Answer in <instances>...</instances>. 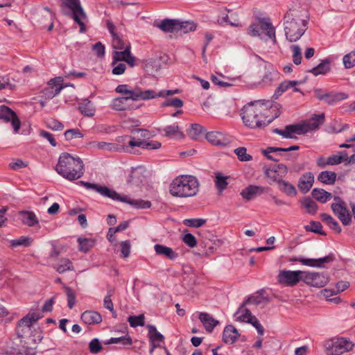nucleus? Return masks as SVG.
Masks as SVG:
<instances>
[{
    "mask_svg": "<svg viewBox=\"0 0 355 355\" xmlns=\"http://www.w3.org/2000/svg\"><path fill=\"white\" fill-rule=\"evenodd\" d=\"M320 217L322 221L326 223L329 228L334 230L336 233L339 234L341 232V227H340L338 223L330 215L327 214H322Z\"/></svg>",
    "mask_w": 355,
    "mask_h": 355,
    "instance_id": "obj_42",
    "label": "nucleus"
},
{
    "mask_svg": "<svg viewBox=\"0 0 355 355\" xmlns=\"http://www.w3.org/2000/svg\"><path fill=\"white\" fill-rule=\"evenodd\" d=\"M327 355H341L352 349L354 344L343 338L329 340L324 345Z\"/></svg>",
    "mask_w": 355,
    "mask_h": 355,
    "instance_id": "obj_7",
    "label": "nucleus"
},
{
    "mask_svg": "<svg viewBox=\"0 0 355 355\" xmlns=\"http://www.w3.org/2000/svg\"><path fill=\"white\" fill-rule=\"evenodd\" d=\"M168 106L180 108L183 106V101L179 98H175L171 99H167L162 104V107Z\"/></svg>",
    "mask_w": 355,
    "mask_h": 355,
    "instance_id": "obj_59",
    "label": "nucleus"
},
{
    "mask_svg": "<svg viewBox=\"0 0 355 355\" xmlns=\"http://www.w3.org/2000/svg\"><path fill=\"white\" fill-rule=\"evenodd\" d=\"M158 95L159 93H156L153 89H147L142 91L140 88L137 87L135 88V93H133V96H130V98H132V101H146L159 97Z\"/></svg>",
    "mask_w": 355,
    "mask_h": 355,
    "instance_id": "obj_21",
    "label": "nucleus"
},
{
    "mask_svg": "<svg viewBox=\"0 0 355 355\" xmlns=\"http://www.w3.org/2000/svg\"><path fill=\"white\" fill-rule=\"evenodd\" d=\"M336 173L332 171H322L318 176V180L326 184H334L336 180Z\"/></svg>",
    "mask_w": 355,
    "mask_h": 355,
    "instance_id": "obj_37",
    "label": "nucleus"
},
{
    "mask_svg": "<svg viewBox=\"0 0 355 355\" xmlns=\"http://www.w3.org/2000/svg\"><path fill=\"white\" fill-rule=\"evenodd\" d=\"M268 299L263 296L258 295V296H250L247 300H245L239 306L237 311L235 313V315H237L241 310L247 304L250 303H254L256 305L260 304L264 302H268Z\"/></svg>",
    "mask_w": 355,
    "mask_h": 355,
    "instance_id": "obj_39",
    "label": "nucleus"
},
{
    "mask_svg": "<svg viewBox=\"0 0 355 355\" xmlns=\"http://www.w3.org/2000/svg\"><path fill=\"white\" fill-rule=\"evenodd\" d=\"M313 93L317 99L324 101L329 105H333L349 97L347 94L343 92H327L320 88H315Z\"/></svg>",
    "mask_w": 355,
    "mask_h": 355,
    "instance_id": "obj_8",
    "label": "nucleus"
},
{
    "mask_svg": "<svg viewBox=\"0 0 355 355\" xmlns=\"http://www.w3.org/2000/svg\"><path fill=\"white\" fill-rule=\"evenodd\" d=\"M331 70L330 61L328 59L322 60L318 65L312 68L309 72L314 76L324 75Z\"/></svg>",
    "mask_w": 355,
    "mask_h": 355,
    "instance_id": "obj_30",
    "label": "nucleus"
},
{
    "mask_svg": "<svg viewBox=\"0 0 355 355\" xmlns=\"http://www.w3.org/2000/svg\"><path fill=\"white\" fill-rule=\"evenodd\" d=\"M19 216L22 223L28 227H34L39 223V220L33 211H21Z\"/></svg>",
    "mask_w": 355,
    "mask_h": 355,
    "instance_id": "obj_27",
    "label": "nucleus"
},
{
    "mask_svg": "<svg viewBox=\"0 0 355 355\" xmlns=\"http://www.w3.org/2000/svg\"><path fill=\"white\" fill-rule=\"evenodd\" d=\"M64 137L67 140L70 141L73 139L83 138V134L78 128H73L65 131Z\"/></svg>",
    "mask_w": 355,
    "mask_h": 355,
    "instance_id": "obj_57",
    "label": "nucleus"
},
{
    "mask_svg": "<svg viewBox=\"0 0 355 355\" xmlns=\"http://www.w3.org/2000/svg\"><path fill=\"white\" fill-rule=\"evenodd\" d=\"M267 190H268V188L250 184L243 189L240 194L243 199L250 201L256 196L261 195Z\"/></svg>",
    "mask_w": 355,
    "mask_h": 355,
    "instance_id": "obj_18",
    "label": "nucleus"
},
{
    "mask_svg": "<svg viewBox=\"0 0 355 355\" xmlns=\"http://www.w3.org/2000/svg\"><path fill=\"white\" fill-rule=\"evenodd\" d=\"M302 270H280L277 279V282L285 286H294L302 281Z\"/></svg>",
    "mask_w": 355,
    "mask_h": 355,
    "instance_id": "obj_9",
    "label": "nucleus"
},
{
    "mask_svg": "<svg viewBox=\"0 0 355 355\" xmlns=\"http://www.w3.org/2000/svg\"><path fill=\"white\" fill-rule=\"evenodd\" d=\"M215 184L219 192L221 193L227 186V177H225L220 173L216 174Z\"/></svg>",
    "mask_w": 355,
    "mask_h": 355,
    "instance_id": "obj_52",
    "label": "nucleus"
},
{
    "mask_svg": "<svg viewBox=\"0 0 355 355\" xmlns=\"http://www.w3.org/2000/svg\"><path fill=\"white\" fill-rule=\"evenodd\" d=\"M112 72L114 75H121L123 74L125 69L126 65L123 62H117V64H114V61L112 62Z\"/></svg>",
    "mask_w": 355,
    "mask_h": 355,
    "instance_id": "obj_62",
    "label": "nucleus"
},
{
    "mask_svg": "<svg viewBox=\"0 0 355 355\" xmlns=\"http://www.w3.org/2000/svg\"><path fill=\"white\" fill-rule=\"evenodd\" d=\"M240 336L238 330L232 324L227 325L223 332V341L226 344H233Z\"/></svg>",
    "mask_w": 355,
    "mask_h": 355,
    "instance_id": "obj_22",
    "label": "nucleus"
},
{
    "mask_svg": "<svg viewBox=\"0 0 355 355\" xmlns=\"http://www.w3.org/2000/svg\"><path fill=\"white\" fill-rule=\"evenodd\" d=\"M79 111L85 116H93L95 113V109L92 102L85 99L78 105Z\"/></svg>",
    "mask_w": 355,
    "mask_h": 355,
    "instance_id": "obj_34",
    "label": "nucleus"
},
{
    "mask_svg": "<svg viewBox=\"0 0 355 355\" xmlns=\"http://www.w3.org/2000/svg\"><path fill=\"white\" fill-rule=\"evenodd\" d=\"M218 21L223 24H229L232 26H237L239 24L237 15L235 13H232L230 15H225L218 19Z\"/></svg>",
    "mask_w": 355,
    "mask_h": 355,
    "instance_id": "obj_48",
    "label": "nucleus"
},
{
    "mask_svg": "<svg viewBox=\"0 0 355 355\" xmlns=\"http://www.w3.org/2000/svg\"><path fill=\"white\" fill-rule=\"evenodd\" d=\"M279 189L289 196H295L297 194L295 187L287 181L281 180L277 182Z\"/></svg>",
    "mask_w": 355,
    "mask_h": 355,
    "instance_id": "obj_40",
    "label": "nucleus"
},
{
    "mask_svg": "<svg viewBox=\"0 0 355 355\" xmlns=\"http://www.w3.org/2000/svg\"><path fill=\"white\" fill-rule=\"evenodd\" d=\"M291 49L293 51V62L296 65H298L302 62V51L298 45H291Z\"/></svg>",
    "mask_w": 355,
    "mask_h": 355,
    "instance_id": "obj_54",
    "label": "nucleus"
},
{
    "mask_svg": "<svg viewBox=\"0 0 355 355\" xmlns=\"http://www.w3.org/2000/svg\"><path fill=\"white\" fill-rule=\"evenodd\" d=\"M263 173L265 177L268 178V182L270 184L273 182H279L281 180H283L281 176H279L277 169L275 167L270 168L266 166H263Z\"/></svg>",
    "mask_w": 355,
    "mask_h": 355,
    "instance_id": "obj_31",
    "label": "nucleus"
},
{
    "mask_svg": "<svg viewBox=\"0 0 355 355\" xmlns=\"http://www.w3.org/2000/svg\"><path fill=\"white\" fill-rule=\"evenodd\" d=\"M79 250L83 252H87L95 244V240L92 239H86L79 237L78 239Z\"/></svg>",
    "mask_w": 355,
    "mask_h": 355,
    "instance_id": "obj_44",
    "label": "nucleus"
},
{
    "mask_svg": "<svg viewBox=\"0 0 355 355\" xmlns=\"http://www.w3.org/2000/svg\"><path fill=\"white\" fill-rule=\"evenodd\" d=\"M33 20L43 28H47L49 31L53 28V14L47 7L37 11L33 17Z\"/></svg>",
    "mask_w": 355,
    "mask_h": 355,
    "instance_id": "obj_10",
    "label": "nucleus"
},
{
    "mask_svg": "<svg viewBox=\"0 0 355 355\" xmlns=\"http://www.w3.org/2000/svg\"><path fill=\"white\" fill-rule=\"evenodd\" d=\"M234 152L241 162H248L252 159V157L247 153V149L245 147L237 148Z\"/></svg>",
    "mask_w": 355,
    "mask_h": 355,
    "instance_id": "obj_51",
    "label": "nucleus"
},
{
    "mask_svg": "<svg viewBox=\"0 0 355 355\" xmlns=\"http://www.w3.org/2000/svg\"><path fill=\"white\" fill-rule=\"evenodd\" d=\"M0 119L5 121H10L15 134L18 133L21 126V121L17 114L6 105H0Z\"/></svg>",
    "mask_w": 355,
    "mask_h": 355,
    "instance_id": "obj_14",
    "label": "nucleus"
},
{
    "mask_svg": "<svg viewBox=\"0 0 355 355\" xmlns=\"http://www.w3.org/2000/svg\"><path fill=\"white\" fill-rule=\"evenodd\" d=\"M199 187L200 182L196 177L181 175L173 180L169 186V192L174 197L186 198L196 196Z\"/></svg>",
    "mask_w": 355,
    "mask_h": 355,
    "instance_id": "obj_4",
    "label": "nucleus"
},
{
    "mask_svg": "<svg viewBox=\"0 0 355 355\" xmlns=\"http://www.w3.org/2000/svg\"><path fill=\"white\" fill-rule=\"evenodd\" d=\"M91 148L100 150H106L109 152H120L123 151V147L126 146H120L114 143H108L105 141H92L89 143Z\"/></svg>",
    "mask_w": 355,
    "mask_h": 355,
    "instance_id": "obj_19",
    "label": "nucleus"
},
{
    "mask_svg": "<svg viewBox=\"0 0 355 355\" xmlns=\"http://www.w3.org/2000/svg\"><path fill=\"white\" fill-rule=\"evenodd\" d=\"M130 100H132V98H130V96H127L125 97L115 98L112 101L110 107L112 110L116 111L130 110L131 107L128 104V101Z\"/></svg>",
    "mask_w": 355,
    "mask_h": 355,
    "instance_id": "obj_24",
    "label": "nucleus"
},
{
    "mask_svg": "<svg viewBox=\"0 0 355 355\" xmlns=\"http://www.w3.org/2000/svg\"><path fill=\"white\" fill-rule=\"evenodd\" d=\"M178 31H181L184 33L194 31L196 29V24L193 21H180L178 19Z\"/></svg>",
    "mask_w": 355,
    "mask_h": 355,
    "instance_id": "obj_45",
    "label": "nucleus"
},
{
    "mask_svg": "<svg viewBox=\"0 0 355 355\" xmlns=\"http://www.w3.org/2000/svg\"><path fill=\"white\" fill-rule=\"evenodd\" d=\"M343 64L347 69H350L355 65V55L349 53L343 57Z\"/></svg>",
    "mask_w": 355,
    "mask_h": 355,
    "instance_id": "obj_64",
    "label": "nucleus"
},
{
    "mask_svg": "<svg viewBox=\"0 0 355 355\" xmlns=\"http://www.w3.org/2000/svg\"><path fill=\"white\" fill-rule=\"evenodd\" d=\"M54 268L59 273H63L67 270H73L72 263L69 259H61L60 263Z\"/></svg>",
    "mask_w": 355,
    "mask_h": 355,
    "instance_id": "obj_50",
    "label": "nucleus"
},
{
    "mask_svg": "<svg viewBox=\"0 0 355 355\" xmlns=\"http://www.w3.org/2000/svg\"><path fill=\"white\" fill-rule=\"evenodd\" d=\"M272 132L278 134L282 136L284 138L293 139L295 137L293 134L302 135L303 133V129L301 124H291L288 125L285 127L284 130H280L279 128H274Z\"/></svg>",
    "mask_w": 355,
    "mask_h": 355,
    "instance_id": "obj_17",
    "label": "nucleus"
},
{
    "mask_svg": "<svg viewBox=\"0 0 355 355\" xmlns=\"http://www.w3.org/2000/svg\"><path fill=\"white\" fill-rule=\"evenodd\" d=\"M300 82L297 80H286L282 82L279 87L277 88L275 95L277 96H281L284 92L287 91L288 89L293 87L294 92H300V89L295 87L296 85H299Z\"/></svg>",
    "mask_w": 355,
    "mask_h": 355,
    "instance_id": "obj_29",
    "label": "nucleus"
},
{
    "mask_svg": "<svg viewBox=\"0 0 355 355\" xmlns=\"http://www.w3.org/2000/svg\"><path fill=\"white\" fill-rule=\"evenodd\" d=\"M58 174L70 181L81 178L85 172L83 161L79 157H74L68 153L60 155L58 163L55 166Z\"/></svg>",
    "mask_w": 355,
    "mask_h": 355,
    "instance_id": "obj_3",
    "label": "nucleus"
},
{
    "mask_svg": "<svg viewBox=\"0 0 355 355\" xmlns=\"http://www.w3.org/2000/svg\"><path fill=\"white\" fill-rule=\"evenodd\" d=\"M324 119L325 115L324 113L320 114H313L309 120L301 124L303 129V133L304 134L312 130H318L319 127L324 123Z\"/></svg>",
    "mask_w": 355,
    "mask_h": 355,
    "instance_id": "obj_16",
    "label": "nucleus"
},
{
    "mask_svg": "<svg viewBox=\"0 0 355 355\" xmlns=\"http://www.w3.org/2000/svg\"><path fill=\"white\" fill-rule=\"evenodd\" d=\"M199 320L203 324L207 331L211 333L219 322L215 320L211 315L207 313H200L199 314Z\"/></svg>",
    "mask_w": 355,
    "mask_h": 355,
    "instance_id": "obj_25",
    "label": "nucleus"
},
{
    "mask_svg": "<svg viewBox=\"0 0 355 355\" xmlns=\"http://www.w3.org/2000/svg\"><path fill=\"white\" fill-rule=\"evenodd\" d=\"M89 349L92 354H98L102 349V345L98 338L92 339L89 344Z\"/></svg>",
    "mask_w": 355,
    "mask_h": 355,
    "instance_id": "obj_60",
    "label": "nucleus"
},
{
    "mask_svg": "<svg viewBox=\"0 0 355 355\" xmlns=\"http://www.w3.org/2000/svg\"><path fill=\"white\" fill-rule=\"evenodd\" d=\"M63 89V86L60 84H53L42 91L43 96L47 99H52L58 95Z\"/></svg>",
    "mask_w": 355,
    "mask_h": 355,
    "instance_id": "obj_41",
    "label": "nucleus"
},
{
    "mask_svg": "<svg viewBox=\"0 0 355 355\" xmlns=\"http://www.w3.org/2000/svg\"><path fill=\"white\" fill-rule=\"evenodd\" d=\"M61 7L69 9L71 12L70 13L72 19L80 26V32L84 33L86 31L85 24L83 21L87 19V14L84 11L80 0H60Z\"/></svg>",
    "mask_w": 355,
    "mask_h": 355,
    "instance_id": "obj_6",
    "label": "nucleus"
},
{
    "mask_svg": "<svg viewBox=\"0 0 355 355\" xmlns=\"http://www.w3.org/2000/svg\"><path fill=\"white\" fill-rule=\"evenodd\" d=\"M106 345L110 344H120L123 346H130L132 343V340L131 337L126 334L125 336L117 337V338H111L107 340L105 343Z\"/></svg>",
    "mask_w": 355,
    "mask_h": 355,
    "instance_id": "obj_43",
    "label": "nucleus"
},
{
    "mask_svg": "<svg viewBox=\"0 0 355 355\" xmlns=\"http://www.w3.org/2000/svg\"><path fill=\"white\" fill-rule=\"evenodd\" d=\"M144 315H131L128 318V321L130 323V325L132 327H136L138 326H144Z\"/></svg>",
    "mask_w": 355,
    "mask_h": 355,
    "instance_id": "obj_55",
    "label": "nucleus"
},
{
    "mask_svg": "<svg viewBox=\"0 0 355 355\" xmlns=\"http://www.w3.org/2000/svg\"><path fill=\"white\" fill-rule=\"evenodd\" d=\"M334 200L336 202L331 204V209L335 215L348 211L345 202L340 197L334 196Z\"/></svg>",
    "mask_w": 355,
    "mask_h": 355,
    "instance_id": "obj_38",
    "label": "nucleus"
},
{
    "mask_svg": "<svg viewBox=\"0 0 355 355\" xmlns=\"http://www.w3.org/2000/svg\"><path fill=\"white\" fill-rule=\"evenodd\" d=\"M148 330V337L150 343L158 344L163 342L164 336L157 331L156 327L153 324H148L146 326Z\"/></svg>",
    "mask_w": 355,
    "mask_h": 355,
    "instance_id": "obj_32",
    "label": "nucleus"
},
{
    "mask_svg": "<svg viewBox=\"0 0 355 355\" xmlns=\"http://www.w3.org/2000/svg\"><path fill=\"white\" fill-rule=\"evenodd\" d=\"M306 231L312 232L322 236H326L325 232L322 231V225L319 221L312 220L310 222V225L304 227Z\"/></svg>",
    "mask_w": 355,
    "mask_h": 355,
    "instance_id": "obj_47",
    "label": "nucleus"
},
{
    "mask_svg": "<svg viewBox=\"0 0 355 355\" xmlns=\"http://www.w3.org/2000/svg\"><path fill=\"white\" fill-rule=\"evenodd\" d=\"M157 254L164 256L171 260H174L178 257V254L169 247L162 244H155L154 246Z\"/></svg>",
    "mask_w": 355,
    "mask_h": 355,
    "instance_id": "obj_28",
    "label": "nucleus"
},
{
    "mask_svg": "<svg viewBox=\"0 0 355 355\" xmlns=\"http://www.w3.org/2000/svg\"><path fill=\"white\" fill-rule=\"evenodd\" d=\"M314 182V176L312 173L307 172L303 174L298 182L299 189L304 193H307Z\"/></svg>",
    "mask_w": 355,
    "mask_h": 355,
    "instance_id": "obj_23",
    "label": "nucleus"
},
{
    "mask_svg": "<svg viewBox=\"0 0 355 355\" xmlns=\"http://www.w3.org/2000/svg\"><path fill=\"white\" fill-rule=\"evenodd\" d=\"M111 296H112V291L110 290V291H108L107 295L104 298L103 305L105 309L110 310L114 316H116V313L114 309V305H113L112 301L111 300Z\"/></svg>",
    "mask_w": 355,
    "mask_h": 355,
    "instance_id": "obj_58",
    "label": "nucleus"
},
{
    "mask_svg": "<svg viewBox=\"0 0 355 355\" xmlns=\"http://www.w3.org/2000/svg\"><path fill=\"white\" fill-rule=\"evenodd\" d=\"M130 50L131 46L128 43L125 49L114 51L112 53V60L114 61V64L123 61L130 67H133L135 65L136 58L131 54Z\"/></svg>",
    "mask_w": 355,
    "mask_h": 355,
    "instance_id": "obj_12",
    "label": "nucleus"
},
{
    "mask_svg": "<svg viewBox=\"0 0 355 355\" xmlns=\"http://www.w3.org/2000/svg\"><path fill=\"white\" fill-rule=\"evenodd\" d=\"M162 144L157 141H146L143 139L136 137H131V139L128 141V146L123 147L124 152L133 153L130 148L139 147L144 149L148 150H157L161 147Z\"/></svg>",
    "mask_w": 355,
    "mask_h": 355,
    "instance_id": "obj_13",
    "label": "nucleus"
},
{
    "mask_svg": "<svg viewBox=\"0 0 355 355\" xmlns=\"http://www.w3.org/2000/svg\"><path fill=\"white\" fill-rule=\"evenodd\" d=\"M207 140L214 146H225L231 143L232 137L218 131H211L206 134Z\"/></svg>",
    "mask_w": 355,
    "mask_h": 355,
    "instance_id": "obj_15",
    "label": "nucleus"
},
{
    "mask_svg": "<svg viewBox=\"0 0 355 355\" xmlns=\"http://www.w3.org/2000/svg\"><path fill=\"white\" fill-rule=\"evenodd\" d=\"M82 321L87 324H96L102 322L101 315L94 311H86L81 315Z\"/></svg>",
    "mask_w": 355,
    "mask_h": 355,
    "instance_id": "obj_26",
    "label": "nucleus"
},
{
    "mask_svg": "<svg viewBox=\"0 0 355 355\" xmlns=\"http://www.w3.org/2000/svg\"><path fill=\"white\" fill-rule=\"evenodd\" d=\"M97 192L103 196L110 198L114 200L128 203L137 209H148L151 206V202L141 199H131L128 196H121L114 190L110 189L107 187L99 186Z\"/></svg>",
    "mask_w": 355,
    "mask_h": 355,
    "instance_id": "obj_5",
    "label": "nucleus"
},
{
    "mask_svg": "<svg viewBox=\"0 0 355 355\" xmlns=\"http://www.w3.org/2000/svg\"><path fill=\"white\" fill-rule=\"evenodd\" d=\"M307 16L300 8H290L283 19L286 38L290 42L299 40L307 30Z\"/></svg>",
    "mask_w": 355,
    "mask_h": 355,
    "instance_id": "obj_2",
    "label": "nucleus"
},
{
    "mask_svg": "<svg viewBox=\"0 0 355 355\" xmlns=\"http://www.w3.org/2000/svg\"><path fill=\"white\" fill-rule=\"evenodd\" d=\"M313 198L321 203H325L332 198V194L322 189L315 188L311 191Z\"/></svg>",
    "mask_w": 355,
    "mask_h": 355,
    "instance_id": "obj_33",
    "label": "nucleus"
},
{
    "mask_svg": "<svg viewBox=\"0 0 355 355\" xmlns=\"http://www.w3.org/2000/svg\"><path fill=\"white\" fill-rule=\"evenodd\" d=\"M178 19H164L158 26L160 29L165 32L173 33L178 31Z\"/></svg>",
    "mask_w": 355,
    "mask_h": 355,
    "instance_id": "obj_35",
    "label": "nucleus"
},
{
    "mask_svg": "<svg viewBox=\"0 0 355 355\" xmlns=\"http://www.w3.org/2000/svg\"><path fill=\"white\" fill-rule=\"evenodd\" d=\"M259 24L260 25V29L265 32L266 35L272 40L273 43L277 42L275 28L270 22V19L266 17H259Z\"/></svg>",
    "mask_w": 355,
    "mask_h": 355,
    "instance_id": "obj_20",
    "label": "nucleus"
},
{
    "mask_svg": "<svg viewBox=\"0 0 355 355\" xmlns=\"http://www.w3.org/2000/svg\"><path fill=\"white\" fill-rule=\"evenodd\" d=\"M302 281L311 286L321 288L327 284L329 279L324 273L303 271Z\"/></svg>",
    "mask_w": 355,
    "mask_h": 355,
    "instance_id": "obj_11",
    "label": "nucleus"
},
{
    "mask_svg": "<svg viewBox=\"0 0 355 355\" xmlns=\"http://www.w3.org/2000/svg\"><path fill=\"white\" fill-rule=\"evenodd\" d=\"M281 107L280 104L270 101L250 102L241 109V116L246 126L263 128L279 116Z\"/></svg>",
    "mask_w": 355,
    "mask_h": 355,
    "instance_id": "obj_1",
    "label": "nucleus"
},
{
    "mask_svg": "<svg viewBox=\"0 0 355 355\" xmlns=\"http://www.w3.org/2000/svg\"><path fill=\"white\" fill-rule=\"evenodd\" d=\"M345 159H346L345 154H341L340 155H334L327 159L326 164L328 165H336L345 162Z\"/></svg>",
    "mask_w": 355,
    "mask_h": 355,
    "instance_id": "obj_61",
    "label": "nucleus"
},
{
    "mask_svg": "<svg viewBox=\"0 0 355 355\" xmlns=\"http://www.w3.org/2000/svg\"><path fill=\"white\" fill-rule=\"evenodd\" d=\"M164 132V137H177L179 139L184 138V135L182 132L180 131V128L177 125H168L163 128Z\"/></svg>",
    "mask_w": 355,
    "mask_h": 355,
    "instance_id": "obj_36",
    "label": "nucleus"
},
{
    "mask_svg": "<svg viewBox=\"0 0 355 355\" xmlns=\"http://www.w3.org/2000/svg\"><path fill=\"white\" fill-rule=\"evenodd\" d=\"M203 131L204 129L202 126L198 123H193L191 125V128L188 131V135L191 139L193 140H198L202 134Z\"/></svg>",
    "mask_w": 355,
    "mask_h": 355,
    "instance_id": "obj_46",
    "label": "nucleus"
},
{
    "mask_svg": "<svg viewBox=\"0 0 355 355\" xmlns=\"http://www.w3.org/2000/svg\"><path fill=\"white\" fill-rule=\"evenodd\" d=\"M32 243L31 238L28 236H22L17 239H12L10 241V246L12 248H17L18 246L28 247Z\"/></svg>",
    "mask_w": 355,
    "mask_h": 355,
    "instance_id": "obj_49",
    "label": "nucleus"
},
{
    "mask_svg": "<svg viewBox=\"0 0 355 355\" xmlns=\"http://www.w3.org/2000/svg\"><path fill=\"white\" fill-rule=\"evenodd\" d=\"M65 292L67 297V306L69 309H72L76 302V293L70 287H65Z\"/></svg>",
    "mask_w": 355,
    "mask_h": 355,
    "instance_id": "obj_56",
    "label": "nucleus"
},
{
    "mask_svg": "<svg viewBox=\"0 0 355 355\" xmlns=\"http://www.w3.org/2000/svg\"><path fill=\"white\" fill-rule=\"evenodd\" d=\"M206 222V220L202 219V218H191V219H186L184 221V225L190 226V227H199L203 225Z\"/></svg>",
    "mask_w": 355,
    "mask_h": 355,
    "instance_id": "obj_63",
    "label": "nucleus"
},
{
    "mask_svg": "<svg viewBox=\"0 0 355 355\" xmlns=\"http://www.w3.org/2000/svg\"><path fill=\"white\" fill-rule=\"evenodd\" d=\"M302 206L306 209L308 213L314 214L318 210V205L313 200L306 198L302 202Z\"/></svg>",
    "mask_w": 355,
    "mask_h": 355,
    "instance_id": "obj_53",
    "label": "nucleus"
}]
</instances>
